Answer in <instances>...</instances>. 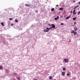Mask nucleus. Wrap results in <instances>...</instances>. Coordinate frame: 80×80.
Segmentation results:
<instances>
[{
	"label": "nucleus",
	"mask_w": 80,
	"mask_h": 80,
	"mask_svg": "<svg viewBox=\"0 0 80 80\" xmlns=\"http://www.w3.org/2000/svg\"><path fill=\"white\" fill-rule=\"evenodd\" d=\"M65 63H68V62H69V61L68 60V59H67L65 58L64 60Z\"/></svg>",
	"instance_id": "obj_1"
},
{
	"label": "nucleus",
	"mask_w": 80,
	"mask_h": 80,
	"mask_svg": "<svg viewBox=\"0 0 80 80\" xmlns=\"http://www.w3.org/2000/svg\"><path fill=\"white\" fill-rule=\"evenodd\" d=\"M71 33H74V35H77V32L75 31H71Z\"/></svg>",
	"instance_id": "obj_2"
},
{
	"label": "nucleus",
	"mask_w": 80,
	"mask_h": 80,
	"mask_svg": "<svg viewBox=\"0 0 80 80\" xmlns=\"http://www.w3.org/2000/svg\"><path fill=\"white\" fill-rule=\"evenodd\" d=\"M50 26H52V28H55V25L52 24L51 25H50Z\"/></svg>",
	"instance_id": "obj_3"
},
{
	"label": "nucleus",
	"mask_w": 80,
	"mask_h": 80,
	"mask_svg": "<svg viewBox=\"0 0 80 80\" xmlns=\"http://www.w3.org/2000/svg\"><path fill=\"white\" fill-rule=\"evenodd\" d=\"M59 19V16H58L57 17V18H54V20H58V19Z\"/></svg>",
	"instance_id": "obj_4"
},
{
	"label": "nucleus",
	"mask_w": 80,
	"mask_h": 80,
	"mask_svg": "<svg viewBox=\"0 0 80 80\" xmlns=\"http://www.w3.org/2000/svg\"><path fill=\"white\" fill-rule=\"evenodd\" d=\"M25 6H26V7H29L30 6V4H25Z\"/></svg>",
	"instance_id": "obj_5"
},
{
	"label": "nucleus",
	"mask_w": 80,
	"mask_h": 80,
	"mask_svg": "<svg viewBox=\"0 0 80 80\" xmlns=\"http://www.w3.org/2000/svg\"><path fill=\"white\" fill-rule=\"evenodd\" d=\"M65 72H62V76H64V75H65Z\"/></svg>",
	"instance_id": "obj_6"
},
{
	"label": "nucleus",
	"mask_w": 80,
	"mask_h": 80,
	"mask_svg": "<svg viewBox=\"0 0 80 80\" xmlns=\"http://www.w3.org/2000/svg\"><path fill=\"white\" fill-rule=\"evenodd\" d=\"M44 32H49V30H47L46 29H44Z\"/></svg>",
	"instance_id": "obj_7"
},
{
	"label": "nucleus",
	"mask_w": 80,
	"mask_h": 80,
	"mask_svg": "<svg viewBox=\"0 0 80 80\" xmlns=\"http://www.w3.org/2000/svg\"><path fill=\"white\" fill-rule=\"evenodd\" d=\"M74 28L75 31H77V27H74Z\"/></svg>",
	"instance_id": "obj_8"
},
{
	"label": "nucleus",
	"mask_w": 80,
	"mask_h": 80,
	"mask_svg": "<svg viewBox=\"0 0 80 80\" xmlns=\"http://www.w3.org/2000/svg\"><path fill=\"white\" fill-rule=\"evenodd\" d=\"M70 18V16L68 17L65 18V19H67V20H68V19H69Z\"/></svg>",
	"instance_id": "obj_9"
},
{
	"label": "nucleus",
	"mask_w": 80,
	"mask_h": 80,
	"mask_svg": "<svg viewBox=\"0 0 80 80\" xmlns=\"http://www.w3.org/2000/svg\"><path fill=\"white\" fill-rule=\"evenodd\" d=\"M16 78L17 79V80H20V77H16Z\"/></svg>",
	"instance_id": "obj_10"
},
{
	"label": "nucleus",
	"mask_w": 80,
	"mask_h": 80,
	"mask_svg": "<svg viewBox=\"0 0 80 80\" xmlns=\"http://www.w3.org/2000/svg\"><path fill=\"white\" fill-rule=\"evenodd\" d=\"M6 72H7V73H8L9 72V71L7 69L6 70Z\"/></svg>",
	"instance_id": "obj_11"
},
{
	"label": "nucleus",
	"mask_w": 80,
	"mask_h": 80,
	"mask_svg": "<svg viewBox=\"0 0 80 80\" xmlns=\"http://www.w3.org/2000/svg\"><path fill=\"white\" fill-rule=\"evenodd\" d=\"M62 70H63V71H65V70H66V68H63L62 69Z\"/></svg>",
	"instance_id": "obj_12"
},
{
	"label": "nucleus",
	"mask_w": 80,
	"mask_h": 80,
	"mask_svg": "<svg viewBox=\"0 0 80 80\" xmlns=\"http://www.w3.org/2000/svg\"><path fill=\"white\" fill-rule=\"evenodd\" d=\"M2 68H3V67L1 65L0 66V70H2Z\"/></svg>",
	"instance_id": "obj_13"
},
{
	"label": "nucleus",
	"mask_w": 80,
	"mask_h": 80,
	"mask_svg": "<svg viewBox=\"0 0 80 80\" xmlns=\"http://www.w3.org/2000/svg\"><path fill=\"white\" fill-rule=\"evenodd\" d=\"M1 25H2V26H4V24H3V22H1Z\"/></svg>",
	"instance_id": "obj_14"
},
{
	"label": "nucleus",
	"mask_w": 80,
	"mask_h": 80,
	"mask_svg": "<svg viewBox=\"0 0 80 80\" xmlns=\"http://www.w3.org/2000/svg\"><path fill=\"white\" fill-rule=\"evenodd\" d=\"M54 10L55 8H53L52 9H51V11H54Z\"/></svg>",
	"instance_id": "obj_15"
},
{
	"label": "nucleus",
	"mask_w": 80,
	"mask_h": 80,
	"mask_svg": "<svg viewBox=\"0 0 80 80\" xmlns=\"http://www.w3.org/2000/svg\"><path fill=\"white\" fill-rule=\"evenodd\" d=\"M59 10H63V8H59Z\"/></svg>",
	"instance_id": "obj_16"
},
{
	"label": "nucleus",
	"mask_w": 80,
	"mask_h": 80,
	"mask_svg": "<svg viewBox=\"0 0 80 80\" xmlns=\"http://www.w3.org/2000/svg\"><path fill=\"white\" fill-rule=\"evenodd\" d=\"M76 18H72V20H76Z\"/></svg>",
	"instance_id": "obj_17"
},
{
	"label": "nucleus",
	"mask_w": 80,
	"mask_h": 80,
	"mask_svg": "<svg viewBox=\"0 0 80 80\" xmlns=\"http://www.w3.org/2000/svg\"><path fill=\"white\" fill-rule=\"evenodd\" d=\"M49 79H50V80H52V77L51 76H50Z\"/></svg>",
	"instance_id": "obj_18"
},
{
	"label": "nucleus",
	"mask_w": 80,
	"mask_h": 80,
	"mask_svg": "<svg viewBox=\"0 0 80 80\" xmlns=\"http://www.w3.org/2000/svg\"><path fill=\"white\" fill-rule=\"evenodd\" d=\"M15 22H16L17 23H18V20H17V19H15Z\"/></svg>",
	"instance_id": "obj_19"
},
{
	"label": "nucleus",
	"mask_w": 80,
	"mask_h": 80,
	"mask_svg": "<svg viewBox=\"0 0 80 80\" xmlns=\"http://www.w3.org/2000/svg\"><path fill=\"white\" fill-rule=\"evenodd\" d=\"M9 20H13V18H10Z\"/></svg>",
	"instance_id": "obj_20"
},
{
	"label": "nucleus",
	"mask_w": 80,
	"mask_h": 80,
	"mask_svg": "<svg viewBox=\"0 0 80 80\" xmlns=\"http://www.w3.org/2000/svg\"><path fill=\"white\" fill-rule=\"evenodd\" d=\"M52 28H50L49 29L48 28H46L47 30H50V29Z\"/></svg>",
	"instance_id": "obj_21"
},
{
	"label": "nucleus",
	"mask_w": 80,
	"mask_h": 80,
	"mask_svg": "<svg viewBox=\"0 0 80 80\" xmlns=\"http://www.w3.org/2000/svg\"><path fill=\"white\" fill-rule=\"evenodd\" d=\"M75 12V9H74V10L73 11V13H74V12Z\"/></svg>",
	"instance_id": "obj_22"
},
{
	"label": "nucleus",
	"mask_w": 80,
	"mask_h": 80,
	"mask_svg": "<svg viewBox=\"0 0 80 80\" xmlns=\"http://www.w3.org/2000/svg\"><path fill=\"white\" fill-rule=\"evenodd\" d=\"M61 25H63L64 24L63 23H61Z\"/></svg>",
	"instance_id": "obj_23"
},
{
	"label": "nucleus",
	"mask_w": 80,
	"mask_h": 80,
	"mask_svg": "<svg viewBox=\"0 0 80 80\" xmlns=\"http://www.w3.org/2000/svg\"><path fill=\"white\" fill-rule=\"evenodd\" d=\"M67 75H70V74L69 73H67Z\"/></svg>",
	"instance_id": "obj_24"
},
{
	"label": "nucleus",
	"mask_w": 80,
	"mask_h": 80,
	"mask_svg": "<svg viewBox=\"0 0 80 80\" xmlns=\"http://www.w3.org/2000/svg\"><path fill=\"white\" fill-rule=\"evenodd\" d=\"M77 12H74V13H73V14L74 15L75 14H76Z\"/></svg>",
	"instance_id": "obj_25"
},
{
	"label": "nucleus",
	"mask_w": 80,
	"mask_h": 80,
	"mask_svg": "<svg viewBox=\"0 0 80 80\" xmlns=\"http://www.w3.org/2000/svg\"><path fill=\"white\" fill-rule=\"evenodd\" d=\"M14 75H17V73L14 72Z\"/></svg>",
	"instance_id": "obj_26"
},
{
	"label": "nucleus",
	"mask_w": 80,
	"mask_h": 80,
	"mask_svg": "<svg viewBox=\"0 0 80 80\" xmlns=\"http://www.w3.org/2000/svg\"><path fill=\"white\" fill-rule=\"evenodd\" d=\"M78 7V5H77V6H76V7H75V8H77V7Z\"/></svg>",
	"instance_id": "obj_27"
},
{
	"label": "nucleus",
	"mask_w": 80,
	"mask_h": 80,
	"mask_svg": "<svg viewBox=\"0 0 80 80\" xmlns=\"http://www.w3.org/2000/svg\"><path fill=\"white\" fill-rule=\"evenodd\" d=\"M76 23H77V22H74V24H76Z\"/></svg>",
	"instance_id": "obj_28"
},
{
	"label": "nucleus",
	"mask_w": 80,
	"mask_h": 80,
	"mask_svg": "<svg viewBox=\"0 0 80 80\" xmlns=\"http://www.w3.org/2000/svg\"><path fill=\"white\" fill-rule=\"evenodd\" d=\"M73 2H74V3L75 2V1H73Z\"/></svg>",
	"instance_id": "obj_29"
},
{
	"label": "nucleus",
	"mask_w": 80,
	"mask_h": 80,
	"mask_svg": "<svg viewBox=\"0 0 80 80\" xmlns=\"http://www.w3.org/2000/svg\"><path fill=\"white\" fill-rule=\"evenodd\" d=\"M36 12H38V10L36 11Z\"/></svg>",
	"instance_id": "obj_30"
},
{
	"label": "nucleus",
	"mask_w": 80,
	"mask_h": 80,
	"mask_svg": "<svg viewBox=\"0 0 80 80\" xmlns=\"http://www.w3.org/2000/svg\"><path fill=\"white\" fill-rule=\"evenodd\" d=\"M33 80H37V79H34Z\"/></svg>",
	"instance_id": "obj_31"
},
{
	"label": "nucleus",
	"mask_w": 80,
	"mask_h": 80,
	"mask_svg": "<svg viewBox=\"0 0 80 80\" xmlns=\"http://www.w3.org/2000/svg\"><path fill=\"white\" fill-rule=\"evenodd\" d=\"M13 24H11V26H13Z\"/></svg>",
	"instance_id": "obj_32"
},
{
	"label": "nucleus",
	"mask_w": 80,
	"mask_h": 80,
	"mask_svg": "<svg viewBox=\"0 0 80 80\" xmlns=\"http://www.w3.org/2000/svg\"><path fill=\"white\" fill-rule=\"evenodd\" d=\"M58 5H56V7H58Z\"/></svg>",
	"instance_id": "obj_33"
},
{
	"label": "nucleus",
	"mask_w": 80,
	"mask_h": 80,
	"mask_svg": "<svg viewBox=\"0 0 80 80\" xmlns=\"http://www.w3.org/2000/svg\"><path fill=\"white\" fill-rule=\"evenodd\" d=\"M72 12H73L72 11L71 12V13H72Z\"/></svg>",
	"instance_id": "obj_34"
},
{
	"label": "nucleus",
	"mask_w": 80,
	"mask_h": 80,
	"mask_svg": "<svg viewBox=\"0 0 80 80\" xmlns=\"http://www.w3.org/2000/svg\"><path fill=\"white\" fill-rule=\"evenodd\" d=\"M78 4H80V2H79Z\"/></svg>",
	"instance_id": "obj_35"
},
{
	"label": "nucleus",
	"mask_w": 80,
	"mask_h": 80,
	"mask_svg": "<svg viewBox=\"0 0 80 80\" xmlns=\"http://www.w3.org/2000/svg\"><path fill=\"white\" fill-rule=\"evenodd\" d=\"M78 12V13H80V11L79 12Z\"/></svg>",
	"instance_id": "obj_36"
},
{
	"label": "nucleus",
	"mask_w": 80,
	"mask_h": 80,
	"mask_svg": "<svg viewBox=\"0 0 80 80\" xmlns=\"http://www.w3.org/2000/svg\"><path fill=\"white\" fill-rule=\"evenodd\" d=\"M79 13H78V15H79Z\"/></svg>",
	"instance_id": "obj_37"
},
{
	"label": "nucleus",
	"mask_w": 80,
	"mask_h": 80,
	"mask_svg": "<svg viewBox=\"0 0 80 80\" xmlns=\"http://www.w3.org/2000/svg\"><path fill=\"white\" fill-rule=\"evenodd\" d=\"M62 17H63L62 16L61 17H60V18H62Z\"/></svg>",
	"instance_id": "obj_38"
},
{
	"label": "nucleus",
	"mask_w": 80,
	"mask_h": 80,
	"mask_svg": "<svg viewBox=\"0 0 80 80\" xmlns=\"http://www.w3.org/2000/svg\"><path fill=\"white\" fill-rule=\"evenodd\" d=\"M75 8H75H75H74V10H75Z\"/></svg>",
	"instance_id": "obj_39"
}]
</instances>
